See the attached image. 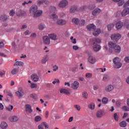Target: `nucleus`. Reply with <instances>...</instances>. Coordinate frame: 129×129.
Listing matches in <instances>:
<instances>
[{
	"label": "nucleus",
	"mask_w": 129,
	"mask_h": 129,
	"mask_svg": "<svg viewBox=\"0 0 129 129\" xmlns=\"http://www.w3.org/2000/svg\"><path fill=\"white\" fill-rule=\"evenodd\" d=\"M121 38V35L119 33L114 34L111 36V39L112 41H115L116 43H117V41Z\"/></svg>",
	"instance_id": "7ed1b4c3"
},
{
	"label": "nucleus",
	"mask_w": 129,
	"mask_h": 129,
	"mask_svg": "<svg viewBox=\"0 0 129 129\" xmlns=\"http://www.w3.org/2000/svg\"><path fill=\"white\" fill-rule=\"evenodd\" d=\"M42 14H43V12L42 11L37 10L34 13L33 17L34 18H39V17H41V16H42Z\"/></svg>",
	"instance_id": "4468645a"
},
{
	"label": "nucleus",
	"mask_w": 129,
	"mask_h": 129,
	"mask_svg": "<svg viewBox=\"0 0 129 129\" xmlns=\"http://www.w3.org/2000/svg\"><path fill=\"white\" fill-rule=\"evenodd\" d=\"M113 62L114 64L115 69H119L122 66V63L120 62V58L118 57H116L113 59Z\"/></svg>",
	"instance_id": "f03ea898"
},
{
	"label": "nucleus",
	"mask_w": 129,
	"mask_h": 129,
	"mask_svg": "<svg viewBox=\"0 0 129 129\" xmlns=\"http://www.w3.org/2000/svg\"><path fill=\"white\" fill-rule=\"evenodd\" d=\"M14 66H24V62L22 61H16L14 64Z\"/></svg>",
	"instance_id": "c9c22d12"
},
{
	"label": "nucleus",
	"mask_w": 129,
	"mask_h": 129,
	"mask_svg": "<svg viewBox=\"0 0 129 129\" xmlns=\"http://www.w3.org/2000/svg\"><path fill=\"white\" fill-rule=\"evenodd\" d=\"M95 8H96V6H95V5L94 4L89 5V10H94Z\"/></svg>",
	"instance_id": "de8ad7c7"
},
{
	"label": "nucleus",
	"mask_w": 129,
	"mask_h": 129,
	"mask_svg": "<svg viewBox=\"0 0 129 129\" xmlns=\"http://www.w3.org/2000/svg\"><path fill=\"white\" fill-rule=\"evenodd\" d=\"M72 23L75 24V25H79V19L76 18H74L72 20Z\"/></svg>",
	"instance_id": "2f4dec72"
},
{
	"label": "nucleus",
	"mask_w": 129,
	"mask_h": 129,
	"mask_svg": "<svg viewBox=\"0 0 129 129\" xmlns=\"http://www.w3.org/2000/svg\"><path fill=\"white\" fill-rule=\"evenodd\" d=\"M15 94L19 99L25 95V92H24V89H23L22 88H19L18 91L16 92Z\"/></svg>",
	"instance_id": "20e7f679"
},
{
	"label": "nucleus",
	"mask_w": 129,
	"mask_h": 129,
	"mask_svg": "<svg viewBox=\"0 0 129 129\" xmlns=\"http://www.w3.org/2000/svg\"><path fill=\"white\" fill-rule=\"evenodd\" d=\"M57 70H58V66L55 64L53 66V71H57Z\"/></svg>",
	"instance_id": "e2e57ef3"
},
{
	"label": "nucleus",
	"mask_w": 129,
	"mask_h": 129,
	"mask_svg": "<svg viewBox=\"0 0 129 129\" xmlns=\"http://www.w3.org/2000/svg\"><path fill=\"white\" fill-rule=\"evenodd\" d=\"M26 14V12L22 10L17 11L16 13V15L17 17H23L24 15Z\"/></svg>",
	"instance_id": "ddd939ff"
},
{
	"label": "nucleus",
	"mask_w": 129,
	"mask_h": 129,
	"mask_svg": "<svg viewBox=\"0 0 129 129\" xmlns=\"http://www.w3.org/2000/svg\"><path fill=\"white\" fill-rule=\"evenodd\" d=\"M86 9H87V6H83L81 7L80 8V9H79V11H81L82 12H83V11H85V10H86Z\"/></svg>",
	"instance_id": "79ce46f5"
},
{
	"label": "nucleus",
	"mask_w": 129,
	"mask_h": 129,
	"mask_svg": "<svg viewBox=\"0 0 129 129\" xmlns=\"http://www.w3.org/2000/svg\"><path fill=\"white\" fill-rule=\"evenodd\" d=\"M99 88V87L97 85H95L93 86L94 90H97Z\"/></svg>",
	"instance_id": "338daca9"
},
{
	"label": "nucleus",
	"mask_w": 129,
	"mask_h": 129,
	"mask_svg": "<svg viewBox=\"0 0 129 129\" xmlns=\"http://www.w3.org/2000/svg\"><path fill=\"white\" fill-rule=\"evenodd\" d=\"M73 89H78V87H79V83L77 81H75L73 84L72 86L71 87Z\"/></svg>",
	"instance_id": "dca6fc26"
},
{
	"label": "nucleus",
	"mask_w": 129,
	"mask_h": 129,
	"mask_svg": "<svg viewBox=\"0 0 129 129\" xmlns=\"http://www.w3.org/2000/svg\"><path fill=\"white\" fill-rule=\"evenodd\" d=\"M70 12L72 13H75V12H79V9H78L77 6H73L71 8Z\"/></svg>",
	"instance_id": "aec40b11"
},
{
	"label": "nucleus",
	"mask_w": 129,
	"mask_h": 129,
	"mask_svg": "<svg viewBox=\"0 0 129 129\" xmlns=\"http://www.w3.org/2000/svg\"><path fill=\"white\" fill-rule=\"evenodd\" d=\"M1 127L3 129L8 128V123L5 121H3L1 124Z\"/></svg>",
	"instance_id": "393cba45"
},
{
	"label": "nucleus",
	"mask_w": 129,
	"mask_h": 129,
	"mask_svg": "<svg viewBox=\"0 0 129 129\" xmlns=\"http://www.w3.org/2000/svg\"><path fill=\"white\" fill-rule=\"evenodd\" d=\"M39 30H42L43 29H45V25L44 24H40L38 25Z\"/></svg>",
	"instance_id": "a18cd8bd"
},
{
	"label": "nucleus",
	"mask_w": 129,
	"mask_h": 129,
	"mask_svg": "<svg viewBox=\"0 0 129 129\" xmlns=\"http://www.w3.org/2000/svg\"><path fill=\"white\" fill-rule=\"evenodd\" d=\"M100 33H101V30H100V29H97V31L93 32V35L94 36H95V37H97V36H98V35H99Z\"/></svg>",
	"instance_id": "72a5a7b5"
},
{
	"label": "nucleus",
	"mask_w": 129,
	"mask_h": 129,
	"mask_svg": "<svg viewBox=\"0 0 129 129\" xmlns=\"http://www.w3.org/2000/svg\"><path fill=\"white\" fill-rule=\"evenodd\" d=\"M74 106L75 107V108H76V109H77V110H80L81 107L79 105H75Z\"/></svg>",
	"instance_id": "bf43d9fd"
},
{
	"label": "nucleus",
	"mask_w": 129,
	"mask_h": 129,
	"mask_svg": "<svg viewBox=\"0 0 129 129\" xmlns=\"http://www.w3.org/2000/svg\"><path fill=\"white\" fill-rule=\"evenodd\" d=\"M101 10L97 8L92 12V15H93V16H95L97 15H98V14H99L100 13H101Z\"/></svg>",
	"instance_id": "5701e85b"
},
{
	"label": "nucleus",
	"mask_w": 129,
	"mask_h": 129,
	"mask_svg": "<svg viewBox=\"0 0 129 129\" xmlns=\"http://www.w3.org/2000/svg\"><path fill=\"white\" fill-rule=\"evenodd\" d=\"M113 117H114V119H115L116 120V121H118V120H119L118 115H117V113H114Z\"/></svg>",
	"instance_id": "37998d69"
},
{
	"label": "nucleus",
	"mask_w": 129,
	"mask_h": 129,
	"mask_svg": "<svg viewBox=\"0 0 129 129\" xmlns=\"http://www.w3.org/2000/svg\"><path fill=\"white\" fill-rule=\"evenodd\" d=\"M101 43V40L99 38H94L92 40V44L94 45H98L97 44H100Z\"/></svg>",
	"instance_id": "f3484780"
},
{
	"label": "nucleus",
	"mask_w": 129,
	"mask_h": 129,
	"mask_svg": "<svg viewBox=\"0 0 129 129\" xmlns=\"http://www.w3.org/2000/svg\"><path fill=\"white\" fill-rule=\"evenodd\" d=\"M124 60L126 63H129V56L125 57L124 59Z\"/></svg>",
	"instance_id": "680f3d73"
},
{
	"label": "nucleus",
	"mask_w": 129,
	"mask_h": 129,
	"mask_svg": "<svg viewBox=\"0 0 129 129\" xmlns=\"http://www.w3.org/2000/svg\"><path fill=\"white\" fill-rule=\"evenodd\" d=\"M87 29L88 31H95L96 30V26L94 24H90L87 26Z\"/></svg>",
	"instance_id": "f8f14e48"
},
{
	"label": "nucleus",
	"mask_w": 129,
	"mask_h": 129,
	"mask_svg": "<svg viewBox=\"0 0 129 129\" xmlns=\"http://www.w3.org/2000/svg\"><path fill=\"white\" fill-rule=\"evenodd\" d=\"M45 0H40L39 1H38L37 4L38 5H43L45 3Z\"/></svg>",
	"instance_id": "5fc2aeb1"
},
{
	"label": "nucleus",
	"mask_w": 129,
	"mask_h": 129,
	"mask_svg": "<svg viewBox=\"0 0 129 129\" xmlns=\"http://www.w3.org/2000/svg\"><path fill=\"white\" fill-rule=\"evenodd\" d=\"M114 89V87L112 85H108L106 86L105 90L106 92H111Z\"/></svg>",
	"instance_id": "9d476101"
},
{
	"label": "nucleus",
	"mask_w": 129,
	"mask_h": 129,
	"mask_svg": "<svg viewBox=\"0 0 129 129\" xmlns=\"http://www.w3.org/2000/svg\"><path fill=\"white\" fill-rule=\"evenodd\" d=\"M30 97H31L33 99H35V100L38 99V95H34L33 94H30Z\"/></svg>",
	"instance_id": "09e8293b"
},
{
	"label": "nucleus",
	"mask_w": 129,
	"mask_h": 129,
	"mask_svg": "<svg viewBox=\"0 0 129 129\" xmlns=\"http://www.w3.org/2000/svg\"><path fill=\"white\" fill-rule=\"evenodd\" d=\"M127 7H129V0H128L126 3L124 4L123 8H126Z\"/></svg>",
	"instance_id": "864d4df0"
},
{
	"label": "nucleus",
	"mask_w": 129,
	"mask_h": 129,
	"mask_svg": "<svg viewBox=\"0 0 129 129\" xmlns=\"http://www.w3.org/2000/svg\"><path fill=\"white\" fill-rule=\"evenodd\" d=\"M119 125L121 126V127H125V126L127 125L126 122H125L124 120H123L120 122Z\"/></svg>",
	"instance_id": "473e14b6"
},
{
	"label": "nucleus",
	"mask_w": 129,
	"mask_h": 129,
	"mask_svg": "<svg viewBox=\"0 0 129 129\" xmlns=\"http://www.w3.org/2000/svg\"><path fill=\"white\" fill-rule=\"evenodd\" d=\"M88 62H89V63H91V64H94V63L96 62V59L95 57H93V56H90L88 58Z\"/></svg>",
	"instance_id": "412c9836"
},
{
	"label": "nucleus",
	"mask_w": 129,
	"mask_h": 129,
	"mask_svg": "<svg viewBox=\"0 0 129 129\" xmlns=\"http://www.w3.org/2000/svg\"><path fill=\"white\" fill-rule=\"evenodd\" d=\"M6 109L8 111H11V110H13V109H14V106L13 105H9V107H6Z\"/></svg>",
	"instance_id": "c03bdc74"
},
{
	"label": "nucleus",
	"mask_w": 129,
	"mask_h": 129,
	"mask_svg": "<svg viewBox=\"0 0 129 129\" xmlns=\"http://www.w3.org/2000/svg\"><path fill=\"white\" fill-rule=\"evenodd\" d=\"M102 102L103 104H106L108 102V98L106 97H103L102 99Z\"/></svg>",
	"instance_id": "e433bc0d"
},
{
	"label": "nucleus",
	"mask_w": 129,
	"mask_h": 129,
	"mask_svg": "<svg viewBox=\"0 0 129 129\" xmlns=\"http://www.w3.org/2000/svg\"><path fill=\"white\" fill-rule=\"evenodd\" d=\"M48 60H49V56L48 55H45L41 60L42 64H45Z\"/></svg>",
	"instance_id": "bb28decb"
},
{
	"label": "nucleus",
	"mask_w": 129,
	"mask_h": 129,
	"mask_svg": "<svg viewBox=\"0 0 129 129\" xmlns=\"http://www.w3.org/2000/svg\"><path fill=\"white\" fill-rule=\"evenodd\" d=\"M123 4H124V0H122V1H120L119 3H118V6L119 7H120V6H122V5H123Z\"/></svg>",
	"instance_id": "8fccbe9b"
},
{
	"label": "nucleus",
	"mask_w": 129,
	"mask_h": 129,
	"mask_svg": "<svg viewBox=\"0 0 129 129\" xmlns=\"http://www.w3.org/2000/svg\"><path fill=\"white\" fill-rule=\"evenodd\" d=\"M42 117L40 116H36L35 117V121H36V122L40 121Z\"/></svg>",
	"instance_id": "ea45409f"
},
{
	"label": "nucleus",
	"mask_w": 129,
	"mask_h": 129,
	"mask_svg": "<svg viewBox=\"0 0 129 129\" xmlns=\"http://www.w3.org/2000/svg\"><path fill=\"white\" fill-rule=\"evenodd\" d=\"M122 27H123V23L121 21H119L116 24L115 27L117 31H120Z\"/></svg>",
	"instance_id": "0eeeda50"
},
{
	"label": "nucleus",
	"mask_w": 129,
	"mask_h": 129,
	"mask_svg": "<svg viewBox=\"0 0 129 129\" xmlns=\"http://www.w3.org/2000/svg\"><path fill=\"white\" fill-rule=\"evenodd\" d=\"M100 49V45H95L93 47V50L95 52H98Z\"/></svg>",
	"instance_id": "c85d7f7f"
},
{
	"label": "nucleus",
	"mask_w": 129,
	"mask_h": 129,
	"mask_svg": "<svg viewBox=\"0 0 129 129\" xmlns=\"http://www.w3.org/2000/svg\"><path fill=\"white\" fill-rule=\"evenodd\" d=\"M73 48L74 49V50H78L79 49V47L77 45H74L73 46Z\"/></svg>",
	"instance_id": "69168bd1"
},
{
	"label": "nucleus",
	"mask_w": 129,
	"mask_h": 129,
	"mask_svg": "<svg viewBox=\"0 0 129 129\" xmlns=\"http://www.w3.org/2000/svg\"><path fill=\"white\" fill-rule=\"evenodd\" d=\"M110 79V77L108 75H105L103 76V81H104L105 82H106V81H108Z\"/></svg>",
	"instance_id": "c756f323"
},
{
	"label": "nucleus",
	"mask_w": 129,
	"mask_h": 129,
	"mask_svg": "<svg viewBox=\"0 0 129 129\" xmlns=\"http://www.w3.org/2000/svg\"><path fill=\"white\" fill-rule=\"evenodd\" d=\"M38 129H44V127H43V124H39L38 125Z\"/></svg>",
	"instance_id": "774afa93"
},
{
	"label": "nucleus",
	"mask_w": 129,
	"mask_h": 129,
	"mask_svg": "<svg viewBox=\"0 0 129 129\" xmlns=\"http://www.w3.org/2000/svg\"><path fill=\"white\" fill-rule=\"evenodd\" d=\"M8 19H9V18L8 17V16L6 15H2L1 18V21H3V22H7Z\"/></svg>",
	"instance_id": "7c9ffc66"
},
{
	"label": "nucleus",
	"mask_w": 129,
	"mask_h": 129,
	"mask_svg": "<svg viewBox=\"0 0 129 129\" xmlns=\"http://www.w3.org/2000/svg\"><path fill=\"white\" fill-rule=\"evenodd\" d=\"M38 11V6L36 5H33L31 6L30 9V14H34Z\"/></svg>",
	"instance_id": "9b49d317"
},
{
	"label": "nucleus",
	"mask_w": 129,
	"mask_h": 129,
	"mask_svg": "<svg viewBox=\"0 0 129 129\" xmlns=\"http://www.w3.org/2000/svg\"><path fill=\"white\" fill-rule=\"evenodd\" d=\"M69 89H61L60 90V93H64L66 95H70V92H69Z\"/></svg>",
	"instance_id": "a211bd4d"
},
{
	"label": "nucleus",
	"mask_w": 129,
	"mask_h": 129,
	"mask_svg": "<svg viewBox=\"0 0 129 129\" xmlns=\"http://www.w3.org/2000/svg\"><path fill=\"white\" fill-rule=\"evenodd\" d=\"M104 114H105V110L103 109H100L97 112L96 116L97 118H101V117H102Z\"/></svg>",
	"instance_id": "39448f33"
},
{
	"label": "nucleus",
	"mask_w": 129,
	"mask_h": 129,
	"mask_svg": "<svg viewBox=\"0 0 129 129\" xmlns=\"http://www.w3.org/2000/svg\"><path fill=\"white\" fill-rule=\"evenodd\" d=\"M80 24L81 26H84V25H85V20H82L80 22Z\"/></svg>",
	"instance_id": "13d9d810"
},
{
	"label": "nucleus",
	"mask_w": 129,
	"mask_h": 129,
	"mask_svg": "<svg viewBox=\"0 0 129 129\" xmlns=\"http://www.w3.org/2000/svg\"><path fill=\"white\" fill-rule=\"evenodd\" d=\"M27 28H28L27 25H23L21 28V30H25V29H27Z\"/></svg>",
	"instance_id": "052dcab7"
},
{
	"label": "nucleus",
	"mask_w": 129,
	"mask_h": 129,
	"mask_svg": "<svg viewBox=\"0 0 129 129\" xmlns=\"http://www.w3.org/2000/svg\"><path fill=\"white\" fill-rule=\"evenodd\" d=\"M129 8H125L123 10L121 13V15L122 17H125L126 15H128Z\"/></svg>",
	"instance_id": "6ab92c4d"
},
{
	"label": "nucleus",
	"mask_w": 129,
	"mask_h": 129,
	"mask_svg": "<svg viewBox=\"0 0 129 129\" xmlns=\"http://www.w3.org/2000/svg\"><path fill=\"white\" fill-rule=\"evenodd\" d=\"M50 18L55 21L58 19V16H57L56 14H53L50 15Z\"/></svg>",
	"instance_id": "4c0bfd02"
},
{
	"label": "nucleus",
	"mask_w": 129,
	"mask_h": 129,
	"mask_svg": "<svg viewBox=\"0 0 129 129\" xmlns=\"http://www.w3.org/2000/svg\"><path fill=\"white\" fill-rule=\"evenodd\" d=\"M46 86L47 88H51V86H52V83H47L46 84Z\"/></svg>",
	"instance_id": "6e6d98bb"
},
{
	"label": "nucleus",
	"mask_w": 129,
	"mask_h": 129,
	"mask_svg": "<svg viewBox=\"0 0 129 129\" xmlns=\"http://www.w3.org/2000/svg\"><path fill=\"white\" fill-rule=\"evenodd\" d=\"M31 80H33L34 82H38L39 81V77L38 75L36 74H32L31 76Z\"/></svg>",
	"instance_id": "1a4fd4ad"
},
{
	"label": "nucleus",
	"mask_w": 129,
	"mask_h": 129,
	"mask_svg": "<svg viewBox=\"0 0 129 129\" xmlns=\"http://www.w3.org/2000/svg\"><path fill=\"white\" fill-rule=\"evenodd\" d=\"M67 6H68V1L67 0H62L58 4V6L61 9H64Z\"/></svg>",
	"instance_id": "423d86ee"
},
{
	"label": "nucleus",
	"mask_w": 129,
	"mask_h": 129,
	"mask_svg": "<svg viewBox=\"0 0 129 129\" xmlns=\"http://www.w3.org/2000/svg\"><path fill=\"white\" fill-rule=\"evenodd\" d=\"M67 23V22H66V21L63 20H57L56 22V24L60 26H63V25H66Z\"/></svg>",
	"instance_id": "b1692460"
},
{
	"label": "nucleus",
	"mask_w": 129,
	"mask_h": 129,
	"mask_svg": "<svg viewBox=\"0 0 129 129\" xmlns=\"http://www.w3.org/2000/svg\"><path fill=\"white\" fill-rule=\"evenodd\" d=\"M37 86L36 84H31V88H37Z\"/></svg>",
	"instance_id": "4d7b16f0"
},
{
	"label": "nucleus",
	"mask_w": 129,
	"mask_h": 129,
	"mask_svg": "<svg viewBox=\"0 0 129 129\" xmlns=\"http://www.w3.org/2000/svg\"><path fill=\"white\" fill-rule=\"evenodd\" d=\"M48 37L49 39L53 40V41H56V40H58V38H57V35L55 34H49Z\"/></svg>",
	"instance_id": "4be33fe9"
},
{
	"label": "nucleus",
	"mask_w": 129,
	"mask_h": 129,
	"mask_svg": "<svg viewBox=\"0 0 129 129\" xmlns=\"http://www.w3.org/2000/svg\"><path fill=\"white\" fill-rule=\"evenodd\" d=\"M86 77L87 78H91L92 77V74L91 73H87L86 74Z\"/></svg>",
	"instance_id": "603ef678"
},
{
	"label": "nucleus",
	"mask_w": 129,
	"mask_h": 129,
	"mask_svg": "<svg viewBox=\"0 0 129 129\" xmlns=\"http://www.w3.org/2000/svg\"><path fill=\"white\" fill-rule=\"evenodd\" d=\"M41 124H42V126H44L45 128H49V125L46 122H43Z\"/></svg>",
	"instance_id": "49530a36"
},
{
	"label": "nucleus",
	"mask_w": 129,
	"mask_h": 129,
	"mask_svg": "<svg viewBox=\"0 0 129 129\" xmlns=\"http://www.w3.org/2000/svg\"><path fill=\"white\" fill-rule=\"evenodd\" d=\"M108 47H109V48H112L115 53H119L120 52V50H121V48L119 45H117L112 41L108 42Z\"/></svg>",
	"instance_id": "f257e3e1"
},
{
	"label": "nucleus",
	"mask_w": 129,
	"mask_h": 129,
	"mask_svg": "<svg viewBox=\"0 0 129 129\" xmlns=\"http://www.w3.org/2000/svg\"><path fill=\"white\" fill-rule=\"evenodd\" d=\"M82 96L84 98H85L86 99H87L88 98V93H87L86 92H84L82 93Z\"/></svg>",
	"instance_id": "a19ab883"
},
{
	"label": "nucleus",
	"mask_w": 129,
	"mask_h": 129,
	"mask_svg": "<svg viewBox=\"0 0 129 129\" xmlns=\"http://www.w3.org/2000/svg\"><path fill=\"white\" fill-rule=\"evenodd\" d=\"M43 43L45 45H50V38L49 36H44L43 37Z\"/></svg>",
	"instance_id": "6e6552de"
},
{
	"label": "nucleus",
	"mask_w": 129,
	"mask_h": 129,
	"mask_svg": "<svg viewBox=\"0 0 129 129\" xmlns=\"http://www.w3.org/2000/svg\"><path fill=\"white\" fill-rule=\"evenodd\" d=\"M15 14H16V13L15 12V11L13 10H11L10 13L11 17H14V16H15Z\"/></svg>",
	"instance_id": "3c124183"
},
{
	"label": "nucleus",
	"mask_w": 129,
	"mask_h": 129,
	"mask_svg": "<svg viewBox=\"0 0 129 129\" xmlns=\"http://www.w3.org/2000/svg\"><path fill=\"white\" fill-rule=\"evenodd\" d=\"M30 34L31 33L29 30H26L25 32H24V34L25 36H28V35H30Z\"/></svg>",
	"instance_id": "0e129e2a"
},
{
	"label": "nucleus",
	"mask_w": 129,
	"mask_h": 129,
	"mask_svg": "<svg viewBox=\"0 0 129 129\" xmlns=\"http://www.w3.org/2000/svg\"><path fill=\"white\" fill-rule=\"evenodd\" d=\"M18 72H19V70L17 69H16V68H15L14 69L12 70V71H11V73L13 75L17 74Z\"/></svg>",
	"instance_id": "58836bf2"
},
{
	"label": "nucleus",
	"mask_w": 129,
	"mask_h": 129,
	"mask_svg": "<svg viewBox=\"0 0 129 129\" xmlns=\"http://www.w3.org/2000/svg\"><path fill=\"white\" fill-rule=\"evenodd\" d=\"M10 121H18L19 117L17 116H13L10 118Z\"/></svg>",
	"instance_id": "cd10ccee"
},
{
	"label": "nucleus",
	"mask_w": 129,
	"mask_h": 129,
	"mask_svg": "<svg viewBox=\"0 0 129 129\" xmlns=\"http://www.w3.org/2000/svg\"><path fill=\"white\" fill-rule=\"evenodd\" d=\"M26 106V111L29 113H32L33 112V109H32V106L31 105L27 104L25 105Z\"/></svg>",
	"instance_id": "2eb2a0df"
},
{
	"label": "nucleus",
	"mask_w": 129,
	"mask_h": 129,
	"mask_svg": "<svg viewBox=\"0 0 129 129\" xmlns=\"http://www.w3.org/2000/svg\"><path fill=\"white\" fill-rule=\"evenodd\" d=\"M88 107L91 110H94L95 109V104H94V103L91 102L88 105Z\"/></svg>",
	"instance_id": "a878e982"
},
{
	"label": "nucleus",
	"mask_w": 129,
	"mask_h": 129,
	"mask_svg": "<svg viewBox=\"0 0 129 129\" xmlns=\"http://www.w3.org/2000/svg\"><path fill=\"white\" fill-rule=\"evenodd\" d=\"M108 31H111L114 28V24L111 23L107 26Z\"/></svg>",
	"instance_id": "f704fd0d"
}]
</instances>
